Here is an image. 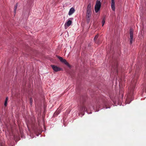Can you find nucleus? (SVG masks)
I'll list each match as a JSON object with an SVG mask.
<instances>
[{"instance_id":"f257e3e1","label":"nucleus","mask_w":146,"mask_h":146,"mask_svg":"<svg viewBox=\"0 0 146 146\" xmlns=\"http://www.w3.org/2000/svg\"><path fill=\"white\" fill-rule=\"evenodd\" d=\"M112 71L115 74H118L119 70L118 68V64L117 62L114 63V65L112 66Z\"/></svg>"},{"instance_id":"f03ea898","label":"nucleus","mask_w":146,"mask_h":146,"mask_svg":"<svg viewBox=\"0 0 146 146\" xmlns=\"http://www.w3.org/2000/svg\"><path fill=\"white\" fill-rule=\"evenodd\" d=\"M101 6V3L100 2L97 0L95 7V10L96 13H97L100 10Z\"/></svg>"},{"instance_id":"7ed1b4c3","label":"nucleus","mask_w":146,"mask_h":146,"mask_svg":"<svg viewBox=\"0 0 146 146\" xmlns=\"http://www.w3.org/2000/svg\"><path fill=\"white\" fill-rule=\"evenodd\" d=\"M137 83V82L136 79L134 78L131 81L130 88H131V90L133 91L135 88V86H136Z\"/></svg>"},{"instance_id":"20e7f679","label":"nucleus","mask_w":146,"mask_h":146,"mask_svg":"<svg viewBox=\"0 0 146 146\" xmlns=\"http://www.w3.org/2000/svg\"><path fill=\"white\" fill-rule=\"evenodd\" d=\"M80 106V112L82 115H83L84 114L83 113V112H84L85 111H87V109L86 108L85 105L84 104H81Z\"/></svg>"},{"instance_id":"39448f33","label":"nucleus","mask_w":146,"mask_h":146,"mask_svg":"<svg viewBox=\"0 0 146 146\" xmlns=\"http://www.w3.org/2000/svg\"><path fill=\"white\" fill-rule=\"evenodd\" d=\"M51 66L55 72H57L62 70V68L59 67L56 65H51Z\"/></svg>"},{"instance_id":"423d86ee","label":"nucleus","mask_w":146,"mask_h":146,"mask_svg":"<svg viewBox=\"0 0 146 146\" xmlns=\"http://www.w3.org/2000/svg\"><path fill=\"white\" fill-rule=\"evenodd\" d=\"M57 58L62 63H64L65 64L68 66H70L69 64L67 62V61L65 59H63L62 57L59 56H57Z\"/></svg>"},{"instance_id":"0eeeda50","label":"nucleus","mask_w":146,"mask_h":146,"mask_svg":"<svg viewBox=\"0 0 146 146\" xmlns=\"http://www.w3.org/2000/svg\"><path fill=\"white\" fill-rule=\"evenodd\" d=\"M130 32V44H131L132 43L133 38V31L132 29H130L129 30Z\"/></svg>"},{"instance_id":"6e6552de","label":"nucleus","mask_w":146,"mask_h":146,"mask_svg":"<svg viewBox=\"0 0 146 146\" xmlns=\"http://www.w3.org/2000/svg\"><path fill=\"white\" fill-rule=\"evenodd\" d=\"M73 19V18H70L69 19V20H68V21L65 23L64 26L65 29H66L68 27L70 26V25L71 24H72V21L69 20H72Z\"/></svg>"},{"instance_id":"1a4fd4ad","label":"nucleus","mask_w":146,"mask_h":146,"mask_svg":"<svg viewBox=\"0 0 146 146\" xmlns=\"http://www.w3.org/2000/svg\"><path fill=\"white\" fill-rule=\"evenodd\" d=\"M111 7L113 11L115 10V0H111Z\"/></svg>"},{"instance_id":"9d476101","label":"nucleus","mask_w":146,"mask_h":146,"mask_svg":"<svg viewBox=\"0 0 146 146\" xmlns=\"http://www.w3.org/2000/svg\"><path fill=\"white\" fill-rule=\"evenodd\" d=\"M74 11L75 10L73 8H71L68 13L69 15H72L74 12Z\"/></svg>"},{"instance_id":"9b49d317","label":"nucleus","mask_w":146,"mask_h":146,"mask_svg":"<svg viewBox=\"0 0 146 146\" xmlns=\"http://www.w3.org/2000/svg\"><path fill=\"white\" fill-rule=\"evenodd\" d=\"M92 8L91 7V5L90 3H89L88 5L87 9V11H91Z\"/></svg>"},{"instance_id":"f8f14e48","label":"nucleus","mask_w":146,"mask_h":146,"mask_svg":"<svg viewBox=\"0 0 146 146\" xmlns=\"http://www.w3.org/2000/svg\"><path fill=\"white\" fill-rule=\"evenodd\" d=\"M98 38V35H96L94 38V41L95 42V43L97 44H99L98 40H97Z\"/></svg>"},{"instance_id":"ddd939ff","label":"nucleus","mask_w":146,"mask_h":146,"mask_svg":"<svg viewBox=\"0 0 146 146\" xmlns=\"http://www.w3.org/2000/svg\"><path fill=\"white\" fill-rule=\"evenodd\" d=\"M91 14L86 13V16L87 20L89 21L90 19V17H91Z\"/></svg>"},{"instance_id":"4468645a","label":"nucleus","mask_w":146,"mask_h":146,"mask_svg":"<svg viewBox=\"0 0 146 146\" xmlns=\"http://www.w3.org/2000/svg\"><path fill=\"white\" fill-rule=\"evenodd\" d=\"M95 104L96 107H99L100 105V103L99 101L97 100Z\"/></svg>"},{"instance_id":"2eb2a0df","label":"nucleus","mask_w":146,"mask_h":146,"mask_svg":"<svg viewBox=\"0 0 146 146\" xmlns=\"http://www.w3.org/2000/svg\"><path fill=\"white\" fill-rule=\"evenodd\" d=\"M8 100V97H7L6 98L5 103H4V106H7V102Z\"/></svg>"},{"instance_id":"dca6fc26","label":"nucleus","mask_w":146,"mask_h":146,"mask_svg":"<svg viewBox=\"0 0 146 146\" xmlns=\"http://www.w3.org/2000/svg\"><path fill=\"white\" fill-rule=\"evenodd\" d=\"M17 4L15 5L14 8V13L15 14L16 13V10L17 8Z\"/></svg>"},{"instance_id":"f3484780","label":"nucleus","mask_w":146,"mask_h":146,"mask_svg":"<svg viewBox=\"0 0 146 146\" xmlns=\"http://www.w3.org/2000/svg\"><path fill=\"white\" fill-rule=\"evenodd\" d=\"M59 110H58V109L57 111L54 113V115H58L60 112Z\"/></svg>"},{"instance_id":"a211bd4d","label":"nucleus","mask_w":146,"mask_h":146,"mask_svg":"<svg viewBox=\"0 0 146 146\" xmlns=\"http://www.w3.org/2000/svg\"><path fill=\"white\" fill-rule=\"evenodd\" d=\"M105 17H104L102 21V26H103L105 23Z\"/></svg>"},{"instance_id":"6ab92c4d","label":"nucleus","mask_w":146,"mask_h":146,"mask_svg":"<svg viewBox=\"0 0 146 146\" xmlns=\"http://www.w3.org/2000/svg\"><path fill=\"white\" fill-rule=\"evenodd\" d=\"M30 103H31V104L32 103L33 101V99L32 98H31L30 99Z\"/></svg>"},{"instance_id":"aec40b11","label":"nucleus","mask_w":146,"mask_h":146,"mask_svg":"<svg viewBox=\"0 0 146 146\" xmlns=\"http://www.w3.org/2000/svg\"><path fill=\"white\" fill-rule=\"evenodd\" d=\"M91 11H87L86 13L91 14Z\"/></svg>"},{"instance_id":"412c9836","label":"nucleus","mask_w":146,"mask_h":146,"mask_svg":"<svg viewBox=\"0 0 146 146\" xmlns=\"http://www.w3.org/2000/svg\"><path fill=\"white\" fill-rule=\"evenodd\" d=\"M127 100H128V99H127V100H126V102H127V103L129 104L130 102H127Z\"/></svg>"}]
</instances>
